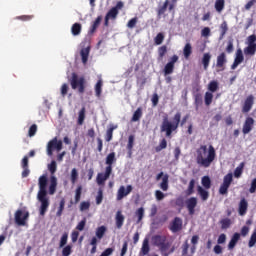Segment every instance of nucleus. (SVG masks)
<instances>
[{"mask_svg":"<svg viewBox=\"0 0 256 256\" xmlns=\"http://www.w3.org/2000/svg\"><path fill=\"white\" fill-rule=\"evenodd\" d=\"M216 157L217 152L213 145H210L209 147H207V145H201L196 150V163L200 167H204V169L211 167V164L215 161Z\"/></svg>","mask_w":256,"mask_h":256,"instance_id":"f257e3e1","label":"nucleus"},{"mask_svg":"<svg viewBox=\"0 0 256 256\" xmlns=\"http://www.w3.org/2000/svg\"><path fill=\"white\" fill-rule=\"evenodd\" d=\"M49 183V179L47 178V174H44L39 177L38 186L39 191L37 194V199L40 202V215L43 217L45 213L49 210V205L51 202L49 201V196H47V185Z\"/></svg>","mask_w":256,"mask_h":256,"instance_id":"f03ea898","label":"nucleus"},{"mask_svg":"<svg viewBox=\"0 0 256 256\" xmlns=\"http://www.w3.org/2000/svg\"><path fill=\"white\" fill-rule=\"evenodd\" d=\"M179 123H181V114L177 112L173 117V122L169 121V116L166 114L163 117L162 124L160 126L161 133H165V136L168 139H171L173 135V131H177L179 129Z\"/></svg>","mask_w":256,"mask_h":256,"instance_id":"7ed1b4c3","label":"nucleus"},{"mask_svg":"<svg viewBox=\"0 0 256 256\" xmlns=\"http://www.w3.org/2000/svg\"><path fill=\"white\" fill-rule=\"evenodd\" d=\"M69 83L74 91H78L80 95L85 93V89H87V80L83 76L77 75V73L73 72Z\"/></svg>","mask_w":256,"mask_h":256,"instance_id":"20e7f679","label":"nucleus"},{"mask_svg":"<svg viewBox=\"0 0 256 256\" xmlns=\"http://www.w3.org/2000/svg\"><path fill=\"white\" fill-rule=\"evenodd\" d=\"M48 170L52 175L50 177L48 193L49 195H55V193H57V177H55V173L57 172V162L55 160H52V162L48 165Z\"/></svg>","mask_w":256,"mask_h":256,"instance_id":"39448f33","label":"nucleus"},{"mask_svg":"<svg viewBox=\"0 0 256 256\" xmlns=\"http://www.w3.org/2000/svg\"><path fill=\"white\" fill-rule=\"evenodd\" d=\"M152 242L155 247L161 251V253H167L171 247V243L167 242V237L161 235H155L152 237Z\"/></svg>","mask_w":256,"mask_h":256,"instance_id":"423d86ee","label":"nucleus"},{"mask_svg":"<svg viewBox=\"0 0 256 256\" xmlns=\"http://www.w3.org/2000/svg\"><path fill=\"white\" fill-rule=\"evenodd\" d=\"M63 149V141L58 140L57 137H54L47 144V155L51 157L54 151H61Z\"/></svg>","mask_w":256,"mask_h":256,"instance_id":"0eeeda50","label":"nucleus"},{"mask_svg":"<svg viewBox=\"0 0 256 256\" xmlns=\"http://www.w3.org/2000/svg\"><path fill=\"white\" fill-rule=\"evenodd\" d=\"M233 183V173H228L223 178V183L220 185L219 194L227 195L229 193V187Z\"/></svg>","mask_w":256,"mask_h":256,"instance_id":"6e6552de","label":"nucleus"},{"mask_svg":"<svg viewBox=\"0 0 256 256\" xmlns=\"http://www.w3.org/2000/svg\"><path fill=\"white\" fill-rule=\"evenodd\" d=\"M14 219L16 225L23 227L27 223V219H29V212H23V210H17L14 214Z\"/></svg>","mask_w":256,"mask_h":256,"instance_id":"1a4fd4ad","label":"nucleus"},{"mask_svg":"<svg viewBox=\"0 0 256 256\" xmlns=\"http://www.w3.org/2000/svg\"><path fill=\"white\" fill-rule=\"evenodd\" d=\"M179 61V56L173 55L169 62L164 66V75H171L175 71V63Z\"/></svg>","mask_w":256,"mask_h":256,"instance_id":"9d476101","label":"nucleus"},{"mask_svg":"<svg viewBox=\"0 0 256 256\" xmlns=\"http://www.w3.org/2000/svg\"><path fill=\"white\" fill-rule=\"evenodd\" d=\"M169 229L172 233H179L183 229V220L179 217H175L169 225Z\"/></svg>","mask_w":256,"mask_h":256,"instance_id":"9b49d317","label":"nucleus"},{"mask_svg":"<svg viewBox=\"0 0 256 256\" xmlns=\"http://www.w3.org/2000/svg\"><path fill=\"white\" fill-rule=\"evenodd\" d=\"M131 191H133V186L131 185H127L126 188L125 186H120L116 195L117 201H121L124 197H127V195L131 193Z\"/></svg>","mask_w":256,"mask_h":256,"instance_id":"f8f14e48","label":"nucleus"},{"mask_svg":"<svg viewBox=\"0 0 256 256\" xmlns=\"http://www.w3.org/2000/svg\"><path fill=\"white\" fill-rule=\"evenodd\" d=\"M111 173H113L110 168L106 169L105 168V173H98L97 177H96V182L99 185H105V182L107 181V179H109V177H111Z\"/></svg>","mask_w":256,"mask_h":256,"instance_id":"ddd939ff","label":"nucleus"},{"mask_svg":"<svg viewBox=\"0 0 256 256\" xmlns=\"http://www.w3.org/2000/svg\"><path fill=\"white\" fill-rule=\"evenodd\" d=\"M253 125H255V120L251 117H247L242 128V133H244V135L251 133Z\"/></svg>","mask_w":256,"mask_h":256,"instance_id":"4468645a","label":"nucleus"},{"mask_svg":"<svg viewBox=\"0 0 256 256\" xmlns=\"http://www.w3.org/2000/svg\"><path fill=\"white\" fill-rule=\"evenodd\" d=\"M253 103H255V97L253 95H249L244 102L242 112L249 113V111L253 109Z\"/></svg>","mask_w":256,"mask_h":256,"instance_id":"2eb2a0df","label":"nucleus"},{"mask_svg":"<svg viewBox=\"0 0 256 256\" xmlns=\"http://www.w3.org/2000/svg\"><path fill=\"white\" fill-rule=\"evenodd\" d=\"M186 207L189 215H195V207H197V198L191 197L186 200Z\"/></svg>","mask_w":256,"mask_h":256,"instance_id":"dca6fc26","label":"nucleus"},{"mask_svg":"<svg viewBox=\"0 0 256 256\" xmlns=\"http://www.w3.org/2000/svg\"><path fill=\"white\" fill-rule=\"evenodd\" d=\"M247 209H249V202L247 199L242 198L238 205V213L241 217L247 215Z\"/></svg>","mask_w":256,"mask_h":256,"instance_id":"f3484780","label":"nucleus"},{"mask_svg":"<svg viewBox=\"0 0 256 256\" xmlns=\"http://www.w3.org/2000/svg\"><path fill=\"white\" fill-rule=\"evenodd\" d=\"M115 152H111L107 155L106 157V168L105 169H110V171L113 172V163H116L117 162V158L115 157Z\"/></svg>","mask_w":256,"mask_h":256,"instance_id":"a211bd4d","label":"nucleus"},{"mask_svg":"<svg viewBox=\"0 0 256 256\" xmlns=\"http://www.w3.org/2000/svg\"><path fill=\"white\" fill-rule=\"evenodd\" d=\"M225 63H227V55L225 52H222L217 56L216 67L223 71V69H225Z\"/></svg>","mask_w":256,"mask_h":256,"instance_id":"6ab92c4d","label":"nucleus"},{"mask_svg":"<svg viewBox=\"0 0 256 256\" xmlns=\"http://www.w3.org/2000/svg\"><path fill=\"white\" fill-rule=\"evenodd\" d=\"M169 7V0H165L163 5L159 6L157 9V17L161 19V17H167L165 13H167V9Z\"/></svg>","mask_w":256,"mask_h":256,"instance_id":"aec40b11","label":"nucleus"},{"mask_svg":"<svg viewBox=\"0 0 256 256\" xmlns=\"http://www.w3.org/2000/svg\"><path fill=\"white\" fill-rule=\"evenodd\" d=\"M239 239H241V234H239L238 232L234 233L228 244L229 251H233V249H235V245L239 243Z\"/></svg>","mask_w":256,"mask_h":256,"instance_id":"412c9836","label":"nucleus"},{"mask_svg":"<svg viewBox=\"0 0 256 256\" xmlns=\"http://www.w3.org/2000/svg\"><path fill=\"white\" fill-rule=\"evenodd\" d=\"M101 21H103V17L102 16H98L95 21L92 23L88 33L89 35H93V33H95L97 31V29H99V26L101 25Z\"/></svg>","mask_w":256,"mask_h":256,"instance_id":"4be33fe9","label":"nucleus"},{"mask_svg":"<svg viewBox=\"0 0 256 256\" xmlns=\"http://www.w3.org/2000/svg\"><path fill=\"white\" fill-rule=\"evenodd\" d=\"M149 251H151V247L149 246V239L146 238L143 240L139 255L140 256L149 255Z\"/></svg>","mask_w":256,"mask_h":256,"instance_id":"5701e85b","label":"nucleus"},{"mask_svg":"<svg viewBox=\"0 0 256 256\" xmlns=\"http://www.w3.org/2000/svg\"><path fill=\"white\" fill-rule=\"evenodd\" d=\"M115 221L117 229H121V227H123V223H125V216L121 210L117 211Z\"/></svg>","mask_w":256,"mask_h":256,"instance_id":"b1692460","label":"nucleus"},{"mask_svg":"<svg viewBox=\"0 0 256 256\" xmlns=\"http://www.w3.org/2000/svg\"><path fill=\"white\" fill-rule=\"evenodd\" d=\"M90 51H91L90 47L83 48L80 51V55H81V59H82L83 65H87V61H89V53H90Z\"/></svg>","mask_w":256,"mask_h":256,"instance_id":"393cba45","label":"nucleus"},{"mask_svg":"<svg viewBox=\"0 0 256 256\" xmlns=\"http://www.w3.org/2000/svg\"><path fill=\"white\" fill-rule=\"evenodd\" d=\"M83 193V186H78L75 190L74 202L70 201L71 205H77L81 201V195Z\"/></svg>","mask_w":256,"mask_h":256,"instance_id":"a878e982","label":"nucleus"},{"mask_svg":"<svg viewBox=\"0 0 256 256\" xmlns=\"http://www.w3.org/2000/svg\"><path fill=\"white\" fill-rule=\"evenodd\" d=\"M134 145H135V135H130L128 137V144H127V150H128L129 157H131V155H133Z\"/></svg>","mask_w":256,"mask_h":256,"instance_id":"bb28decb","label":"nucleus"},{"mask_svg":"<svg viewBox=\"0 0 256 256\" xmlns=\"http://www.w3.org/2000/svg\"><path fill=\"white\" fill-rule=\"evenodd\" d=\"M142 117H143V108L139 107L134 112V114L131 118V121H132V123H137V121H139Z\"/></svg>","mask_w":256,"mask_h":256,"instance_id":"cd10ccee","label":"nucleus"},{"mask_svg":"<svg viewBox=\"0 0 256 256\" xmlns=\"http://www.w3.org/2000/svg\"><path fill=\"white\" fill-rule=\"evenodd\" d=\"M197 191L202 201H207V199H209V191L205 190V188L198 186Z\"/></svg>","mask_w":256,"mask_h":256,"instance_id":"c85d7f7f","label":"nucleus"},{"mask_svg":"<svg viewBox=\"0 0 256 256\" xmlns=\"http://www.w3.org/2000/svg\"><path fill=\"white\" fill-rule=\"evenodd\" d=\"M160 189H162V191L169 190V174H165L162 177V182L160 183Z\"/></svg>","mask_w":256,"mask_h":256,"instance_id":"c756f323","label":"nucleus"},{"mask_svg":"<svg viewBox=\"0 0 256 256\" xmlns=\"http://www.w3.org/2000/svg\"><path fill=\"white\" fill-rule=\"evenodd\" d=\"M192 53H193V46H191V43H186L183 48V55L185 59H189Z\"/></svg>","mask_w":256,"mask_h":256,"instance_id":"7c9ffc66","label":"nucleus"},{"mask_svg":"<svg viewBox=\"0 0 256 256\" xmlns=\"http://www.w3.org/2000/svg\"><path fill=\"white\" fill-rule=\"evenodd\" d=\"M209 63H211V54L205 53L202 57V65L204 67V71L209 69Z\"/></svg>","mask_w":256,"mask_h":256,"instance_id":"2f4dec72","label":"nucleus"},{"mask_svg":"<svg viewBox=\"0 0 256 256\" xmlns=\"http://www.w3.org/2000/svg\"><path fill=\"white\" fill-rule=\"evenodd\" d=\"M219 91V82L212 80L208 84V92L209 93H215Z\"/></svg>","mask_w":256,"mask_h":256,"instance_id":"473e14b6","label":"nucleus"},{"mask_svg":"<svg viewBox=\"0 0 256 256\" xmlns=\"http://www.w3.org/2000/svg\"><path fill=\"white\" fill-rule=\"evenodd\" d=\"M135 217H137V223H141L145 217V208L140 207L135 211Z\"/></svg>","mask_w":256,"mask_h":256,"instance_id":"72a5a7b5","label":"nucleus"},{"mask_svg":"<svg viewBox=\"0 0 256 256\" xmlns=\"http://www.w3.org/2000/svg\"><path fill=\"white\" fill-rule=\"evenodd\" d=\"M228 31L229 26L227 25V21H223L220 25V39H223Z\"/></svg>","mask_w":256,"mask_h":256,"instance_id":"f704fd0d","label":"nucleus"},{"mask_svg":"<svg viewBox=\"0 0 256 256\" xmlns=\"http://www.w3.org/2000/svg\"><path fill=\"white\" fill-rule=\"evenodd\" d=\"M95 93H96V97H98V99L101 97V93H103V81L102 80H98L96 85H95Z\"/></svg>","mask_w":256,"mask_h":256,"instance_id":"c9c22d12","label":"nucleus"},{"mask_svg":"<svg viewBox=\"0 0 256 256\" xmlns=\"http://www.w3.org/2000/svg\"><path fill=\"white\" fill-rule=\"evenodd\" d=\"M256 53V45L248 44L246 48H244V55L253 56Z\"/></svg>","mask_w":256,"mask_h":256,"instance_id":"e433bc0d","label":"nucleus"},{"mask_svg":"<svg viewBox=\"0 0 256 256\" xmlns=\"http://www.w3.org/2000/svg\"><path fill=\"white\" fill-rule=\"evenodd\" d=\"M214 7L217 13H221L225 9V0H216Z\"/></svg>","mask_w":256,"mask_h":256,"instance_id":"4c0bfd02","label":"nucleus"},{"mask_svg":"<svg viewBox=\"0 0 256 256\" xmlns=\"http://www.w3.org/2000/svg\"><path fill=\"white\" fill-rule=\"evenodd\" d=\"M244 167H245L244 162H241L240 165L238 167H236V169L234 170V177H236V179H239V177H241V175H243Z\"/></svg>","mask_w":256,"mask_h":256,"instance_id":"58836bf2","label":"nucleus"},{"mask_svg":"<svg viewBox=\"0 0 256 256\" xmlns=\"http://www.w3.org/2000/svg\"><path fill=\"white\" fill-rule=\"evenodd\" d=\"M204 103L206 107H209L211 103H213V93L212 92H206L204 95Z\"/></svg>","mask_w":256,"mask_h":256,"instance_id":"ea45409f","label":"nucleus"},{"mask_svg":"<svg viewBox=\"0 0 256 256\" xmlns=\"http://www.w3.org/2000/svg\"><path fill=\"white\" fill-rule=\"evenodd\" d=\"M72 35L77 36L81 35V24L80 23H74L71 28Z\"/></svg>","mask_w":256,"mask_h":256,"instance_id":"a19ab883","label":"nucleus"},{"mask_svg":"<svg viewBox=\"0 0 256 256\" xmlns=\"http://www.w3.org/2000/svg\"><path fill=\"white\" fill-rule=\"evenodd\" d=\"M201 183L204 189H211V178L209 176H203Z\"/></svg>","mask_w":256,"mask_h":256,"instance_id":"79ce46f5","label":"nucleus"},{"mask_svg":"<svg viewBox=\"0 0 256 256\" xmlns=\"http://www.w3.org/2000/svg\"><path fill=\"white\" fill-rule=\"evenodd\" d=\"M106 232H107V227H105V226L98 227L96 229V237H97V239H101L102 237H104Z\"/></svg>","mask_w":256,"mask_h":256,"instance_id":"37998d69","label":"nucleus"},{"mask_svg":"<svg viewBox=\"0 0 256 256\" xmlns=\"http://www.w3.org/2000/svg\"><path fill=\"white\" fill-rule=\"evenodd\" d=\"M117 15H119V10L117 8H111L106 14V17L108 19H117Z\"/></svg>","mask_w":256,"mask_h":256,"instance_id":"c03bdc74","label":"nucleus"},{"mask_svg":"<svg viewBox=\"0 0 256 256\" xmlns=\"http://www.w3.org/2000/svg\"><path fill=\"white\" fill-rule=\"evenodd\" d=\"M85 107H82L78 114V125H83L85 122Z\"/></svg>","mask_w":256,"mask_h":256,"instance_id":"a18cd8bd","label":"nucleus"},{"mask_svg":"<svg viewBox=\"0 0 256 256\" xmlns=\"http://www.w3.org/2000/svg\"><path fill=\"white\" fill-rule=\"evenodd\" d=\"M195 193V179L190 180L186 195H193Z\"/></svg>","mask_w":256,"mask_h":256,"instance_id":"49530a36","label":"nucleus"},{"mask_svg":"<svg viewBox=\"0 0 256 256\" xmlns=\"http://www.w3.org/2000/svg\"><path fill=\"white\" fill-rule=\"evenodd\" d=\"M65 210V200H64V198H62L61 200H60V203H59V208H58V210H57V212H56V216L57 217H61V215H63V211Z\"/></svg>","mask_w":256,"mask_h":256,"instance_id":"de8ad7c7","label":"nucleus"},{"mask_svg":"<svg viewBox=\"0 0 256 256\" xmlns=\"http://www.w3.org/2000/svg\"><path fill=\"white\" fill-rule=\"evenodd\" d=\"M221 229H229L231 227V219L224 218L220 220Z\"/></svg>","mask_w":256,"mask_h":256,"instance_id":"09e8293b","label":"nucleus"},{"mask_svg":"<svg viewBox=\"0 0 256 256\" xmlns=\"http://www.w3.org/2000/svg\"><path fill=\"white\" fill-rule=\"evenodd\" d=\"M245 57L243 56V50L238 49L236 51V57L234 59V61H236L237 63H239L241 65V62L244 61Z\"/></svg>","mask_w":256,"mask_h":256,"instance_id":"8fccbe9b","label":"nucleus"},{"mask_svg":"<svg viewBox=\"0 0 256 256\" xmlns=\"http://www.w3.org/2000/svg\"><path fill=\"white\" fill-rule=\"evenodd\" d=\"M163 41H165V35L160 32L154 38L155 45H161Z\"/></svg>","mask_w":256,"mask_h":256,"instance_id":"3c124183","label":"nucleus"},{"mask_svg":"<svg viewBox=\"0 0 256 256\" xmlns=\"http://www.w3.org/2000/svg\"><path fill=\"white\" fill-rule=\"evenodd\" d=\"M77 179H79V173L76 168H73L71 171V183L75 185V183H77Z\"/></svg>","mask_w":256,"mask_h":256,"instance_id":"603ef678","label":"nucleus"},{"mask_svg":"<svg viewBox=\"0 0 256 256\" xmlns=\"http://www.w3.org/2000/svg\"><path fill=\"white\" fill-rule=\"evenodd\" d=\"M91 208V202L89 201H82L80 203V211H89V209Z\"/></svg>","mask_w":256,"mask_h":256,"instance_id":"864d4df0","label":"nucleus"},{"mask_svg":"<svg viewBox=\"0 0 256 256\" xmlns=\"http://www.w3.org/2000/svg\"><path fill=\"white\" fill-rule=\"evenodd\" d=\"M163 149H167V140L165 138H163L160 144L156 147V152L159 153L160 151H163Z\"/></svg>","mask_w":256,"mask_h":256,"instance_id":"5fc2aeb1","label":"nucleus"},{"mask_svg":"<svg viewBox=\"0 0 256 256\" xmlns=\"http://www.w3.org/2000/svg\"><path fill=\"white\" fill-rule=\"evenodd\" d=\"M113 131H115V127H110L107 131H106V141L107 143H109V141H111L113 139Z\"/></svg>","mask_w":256,"mask_h":256,"instance_id":"6e6d98bb","label":"nucleus"},{"mask_svg":"<svg viewBox=\"0 0 256 256\" xmlns=\"http://www.w3.org/2000/svg\"><path fill=\"white\" fill-rule=\"evenodd\" d=\"M194 103L196 105V109H199V105H203V97H201V94L195 95Z\"/></svg>","mask_w":256,"mask_h":256,"instance_id":"4d7b16f0","label":"nucleus"},{"mask_svg":"<svg viewBox=\"0 0 256 256\" xmlns=\"http://www.w3.org/2000/svg\"><path fill=\"white\" fill-rule=\"evenodd\" d=\"M167 54V47L165 45L158 48V55L160 59H163Z\"/></svg>","mask_w":256,"mask_h":256,"instance_id":"13d9d810","label":"nucleus"},{"mask_svg":"<svg viewBox=\"0 0 256 256\" xmlns=\"http://www.w3.org/2000/svg\"><path fill=\"white\" fill-rule=\"evenodd\" d=\"M67 239H69V235L67 233H64L60 239L59 247L63 248L67 245Z\"/></svg>","mask_w":256,"mask_h":256,"instance_id":"bf43d9fd","label":"nucleus"},{"mask_svg":"<svg viewBox=\"0 0 256 256\" xmlns=\"http://www.w3.org/2000/svg\"><path fill=\"white\" fill-rule=\"evenodd\" d=\"M37 133V124H32L28 130V136L35 137Z\"/></svg>","mask_w":256,"mask_h":256,"instance_id":"052dcab7","label":"nucleus"},{"mask_svg":"<svg viewBox=\"0 0 256 256\" xmlns=\"http://www.w3.org/2000/svg\"><path fill=\"white\" fill-rule=\"evenodd\" d=\"M85 225H87V219L83 218L76 226L77 231H83V229H85Z\"/></svg>","mask_w":256,"mask_h":256,"instance_id":"680f3d73","label":"nucleus"},{"mask_svg":"<svg viewBox=\"0 0 256 256\" xmlns=\"http://www.w3.org/2000/svg\"><path fill=\"white\" fill-rule=\"evenodd\" d=\"M103 203V190H98V194L96 196V205H101Z\"/></svg>","mask_w":256,"mask_h":256,"instance_id":"e2e57ef3","label":"nucleus"},{"mask_svg":"<svg viewBox=\"0 0 256 256\" xmlns=\"http://www.w3.org/2000/svg\"><path fill=\"white\" fill-rule=\"evenodd\" d=\"M71 253H72V247H71V245H67V246L64 247L63 250H62V255H63V256H69V255H71Z\"/></svg>","mask_w":256,"mask_h":256,"instance_id":"0e129e2a","label":"nucleus"},{"mask_svg":"<svg viewBox=\"0 0 256 256\" xmlns=\"http://www.w3.org/2000/svg\"><path fill=\"white\" fill-rule=\"evenodd\" d=\"M256 244V234L252 233L250 240L248 242V247H255Z\"/></svg>","mask_w":256,"mask_h":256,"instance_id":"69168bd1","label":"nucleus"},{"mask_svg":"<svg viewBox=\"0 0 256 256\" xmlns=\"http://www.w3.org/2000/svg\"><path fill=\"white\" fill-rule=\"evenodd\" d=\"M113 251H115V249L113 248H107L105 249L100 256H110L113 255Z\"/></svg>","mask_w":256,"mask_h":256,"instance_id":"338daca9","label":"nucleus"},{"mask_svg":"<svg viewBox=\"0 0 256 256\" xmlns=\"http://www.w3.org/2000/svg\"><path fill=\"white\" fill-rule=\"evenodd\" d=\"M255 191H256V178H254L251 182L249 193H255Z\"/></svg>","mask_w":256,"mask_h":256,"instance_id":"774afa93","label":"nucleus"}]
</instances>
